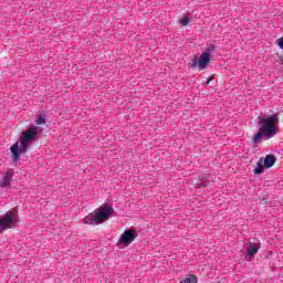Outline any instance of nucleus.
Listing matches in <instances>:
<instances>
[{"instance_id":"dca6fc26","label":"nucleus","mask_w":283,"mask_h":283,"mask_svg":"<svg viewBox=\"0 0 283 283\" xmlns=\"http://www.w3.org/2000/svg\"><path fill=\"white\" fill-rule=\"evenodd\" d=\"M276 43H277L279 48L281 50H283V38H280L279 40H276Z\"/></svg>"},{"instance_id":"a211bd4d","label":"nucleus","mask_w":283,"mask_h":283,"mask_svg":"<svg viewBox=\"0 0 283 283\" xmlns=\"http://www.w3.org/2000/svg\"><path fill=\"white\" fill-rule=\"evenodd\" d=\"M281 63H282V65H283V59L281 60Z\"/></svg>"},{"instance_id":"423d86ee","label":"nucleus","mask_w":283,"mask_h":283,"mask_svg":"<svg viewBox=\"0 0 283 283\" xmlns=\"http://www.w3.org/2000/svg\"><path fill=\"white\" fill-rule=\"evenodd\" d=\"M136 238H138L136 230L127 229L123 232L118 242H119V244H123L124 247H129L132 244V242H134L136 240Z\"/></svg>"},{"instance_id":"7ed1b4c3","label":"nucleus","mask_w":283,"mask_h":283,"mask_svg":"<svg viewBox=\"0 0 283 283\" xmlns=\"http://www.w3.org/2000/svg\"><path fill=\"white\" fill-rule=\"evenodd\" d=\"M112 216H114V207L109 206V203H104L99 208L95 209L94 212L88 213L83 221L84 224H92L96 227L98 224H103V222H107Z\"/></svg>"},{"instance_id":"4468645a","label":"nucleus","mask_w":283,"mask_h":283,"mask_svg":"<svg viewBox=\"0 0 283 283\" xmlns=\"http://www.w3.org/2000/svg\"><path fill=\"white\" fill-rule=\"evenodd\" d=\"M35 125H45V117H43V115H39L35 119Z\"/></svg>"},{"instance_id":"ddd939ff","label":"nucleus","mask_w":283,"mask_h":283,"mask_svg":"<svg viewBox=\"0 0 283 283\" xmlns=\"http://www.w3.org/2000/svg\"><path fill=\"white\" fill-rule=\"evenodd\" d=\"M180 283H198V279L196 277V275H190Z\"/></svg>"},{"instance_id":"9b49d317","label":"nucleus","mask_w":283,"mask_h":283,"mask_svg":"<svg viewBox=\"0 0 283 283\" xmlns=\"http://www.w3.org/2000/svg\"><path fill=\"white\" fill-rule=\"evenodd\" d=\"M263 171H264V165H262L261 161H258L256 167L254 168V174L256 176H260L261 174H263Z\"/></svg>"},{"instance_id":"9d476101","label":"nucleus","mask_w":283,"mask_h":283,"mask_svg":"<svg viewBox=\"0 0 283 283\" xmlns=\"http://www.w3.org/2000/svg\"><path fill=\"white\" fill-rule=\"evenodd\" d=\"M277 158H275V155H268L264 159H263V165L266 169H271V167H273L276 163Z\"/></svg>"},{"instance_id":"f3484780","label":"nucleus","mask_w":283,"mask_h":283,"mask_svg":"<svg viewBox=\"0 0 283 283\" xmlns=\"http://www.w3.org/2000/svg\"><path fill=\"white\" fill-rule=\"evenodd\" d=\"M210 81H213V75H211L209 78H208V81L206 82V85H209V82Z\"/></svg>"},{"instance_id":"f8f14e48","label":"nucleus","mask_w":283,"mask_h":283,"mask_svg":"<svg viewBox=\"0 0 283 283\" xmlns=\"http://www.w3.org/2000/svg\"><path fill=\"white\" fill-rule=\"evenodd\" d=\"M216 52V45L214 44H210L202 54H208L209 57L211 59V54H213Z\"/></svg>"},{"instance_id":"0eeeda50","label":"nucleus","mask_w":283,"mask_h":283,"mask_svg":"<svg viewBox=\"0 0 283 283\" xmlns=\"http://www.w3.org/2000/svg\"><path fill=\"white\" fill-rule=\"evenodd\" d=\"M13 176H14L13 171L4 172L2 176V179L0 180V188L10 187V182H12Z\"/></svg>"},{"instance_id":"6e6552de","label":"nucleus","mask_w":283,"mask_h":283,"mask_svg":"<svg viewBox=\"0 0 283 283\" xmlns=\"http://www.w3.org/2000/svg\"><path fill=\"white\" fill-rule=\"evenodd\" d=\"M258 251H260V247L256 243H249L248 251H247V258L249 260L253 259L255 254H258Z\"/></svg>"},{"instance_id":"f03ea898","label":"nucleus","mask_w":283,"mask_h":283,"mask_svg":"<svg viewBox=\"0 0 283 283\" xmlns=\"http://www.w3.org/2000/svg\"><path fill=\"white\" fill-rule=\"evenodd\" d=\"M277 125H280V116L277 113L272 114L268 117H263L259 122V132L253 136L252 142L254 145L264 140H271L273 136L277 135Z\"/></svg>"},{"instance_id":"20e7f679","label":"nucleus","mask_w":283,"mask_h":283,"mask_svg":"<svg viewBox=\"0 0 283 283\" xmlns=\"http://www.w3.org/2000/svg\"><path fill=\"white\" fill-rule=\"evenodd\" d=\"M19 223V212L12 211L7 212L3 218H0V233L8 229H12V227H17Z\"/></svg>"},{"instance_id":"2eb2a0df","label":"nucleus","mask_w":283,"mask_h":283,"mask_svg":"<svg viewBox=\"0 0 283 283\" xmlns=\"http://www.w3.org/2000/svg\"><path fill=\"white\" fill-rule=\"evenodd\" d=\"M181 25H189V17L181 19Z\"/></svg>"},{"instance_id":"f257e3e1","label":"nucleus","mask_w":283,"mask_h":283,"mask_svg":"<svg viewBox=\"0 0 283 283\" xmlns=\"http://www.w3.org/2000/svg\"><path fill=\"white\" fill-rule=\"evenodd\" d=\"M41 134H43V128L34 125L28 126L27 129L22 132L20 137V147L19 143H15L10 148L14 163H19V160H21V154L28 153L30 145H32V143H36V140L41 138Z\"/></svg>"},{"instance_id":"1a4fd4ad","label":"nucleus","mask_w":283,"mask_h":283,"mask_svg":"<svg viewBox=\"0 0 283 283\" xmlns=\"http://www.w3.org/2000/svg\"><path fill=\"white\" fill-rule=\"evenodd\" d=\"M213 179L211 176L201 177L200 182H197V189H202V187H210Z\"/></svg>"},{"instance_id":"39448f33","label":"nucleus","mask_w":283,"mask_h":283,"mask_svg":"<svg viewBox=\"0 0 283 283\" xmlns=\"http://www.w3.org/2000/svg\"><path fill=\"white\" fill-rule=\"evenodd\" d=\"M210 62H211V57L209 56V53H201L199 59L195 56L191 60L190 67H192V70H196V67H198V70L202 72V70H207Z\"/></svg>"}]
</instances>
